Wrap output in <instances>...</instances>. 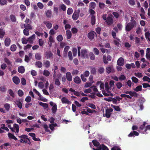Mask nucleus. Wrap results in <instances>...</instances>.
Here are the masks:
<instances>
[{"instance_id": "obj_1", "label": "nucleus", "mask_w": 150, "mask_h": 150, "mask_svg": "<svg viewBox=\"0 0 150 150\" xmlns=\"http://www.w3.org/2000/svg\"><path fill=\"white\" fill-rule=\"evenodd\" d=\"M137 23L134 20V18L131 17L130 22L127 23L125 26V30L126 31H129L136 25Z\"/></svg>"}, {"instance_id": "obj_2", "label": "nucleus", "mask_w": 150, "mask_h": 150, "mask_svg": "<svg viewBox=\"0 0 150 150\" xmlns=\"http://www.w3.org/2000/svg\"><path fill=\"white\" fill-rule=\"evenodd\" d=\"M113 109L112 108H108L105 110V114H103V116L104 117H106L107 118H109L111 115V112L113 111Z\"/></svg>"}, {"instance_id": "obj_3", "label": "nucleus", "mask_w": 150, "mask_h": 150, "mask_svg": "<svg viewBox=\"0 0 150 150\" xmlns=\"http://www.w3.org/2000/svg\"><path fill=\"white\" fill-rule=\"evenodd\" d=\"M19 138H21L20 142L21 143L28 142L27 141H28L29 139L28 138V137L26 135L24 134L18 136Z\"/></svg>"}, {"instance_id": "obj_4", "label": "nucleus", "mask_w": 150, "mask_h": 150, "mask_svg": "<svg viewBox=\"0 0 150 150\" xmlns=\"http://www.w3.org/2000/svg\"><path fill=\"white\" fill-rule=\"evenodd\" d=\"M105 23L108 25H113L114 21L112 16H108L107 17V19L105 21Z\"/></svg>"}, {"instance_id": "obj_5", "label": "nucleus", "mask_w": 150, "mask_h": 150, "mask_svg": "<svg viewBox=\"0 0 150 150\" xmlns=\"http://www.w3.org/2000/svg\"><path fill=\"white\" fill-rule=\"evenodd\" d=\"M93 150H109L108 147L104 144H102L100 145L98 147L96 148H93Z\"/></svg>"}, {"instance_id": "obj_6", "label": "nucleus", "mask_w": 150, "mask_h": 150, "mask_svg": "<svg viewBox=\"0 0 150 150\" xmlns=\"http://www.w3.org/2000/svg\"><path fill=\"white\" fill-rule=\"evenodd\" d=\"M80 54L81 57L83 58H88V57L87 51L85 49L81 50Z\"/></svg>"}, {"instance_id": "obj_7", "label": "nucleus", "mask_w": 150, "mask_h": 150, "mask_svg": "<svg viewBox=\"0 0 150 150\" xmlns=\"http://www.w3.org/2000/svg\"><path fill=\"white\" fill-rule=\"evenodd\" d=\"M97 34L96 32L93 31H91L88 34V37L90 40H92L94 39V36Z\"/></svg>"}, {"instance_id": "obj_8", "label": "nucleus", "mask_w": 150, "mask_h": 150, "mask_svg": "<svg viewBox=\"0 0 150 150\" xmlns=\"http://www.w3.org/2000/svg\"><path fill=\"white\" fill-rule=\"evenodd\" d=\"M53 55V54L50 51H47L45 52V57L47 59H51Z\"/></svg>"}, {"instance_id": "obj_9", "label": "nucleus", "mask_w": 150, "mask_h": 150, "mask_svg": "<svg viewBox=\"0 0 150 150\" xmlns=\"http://www.w3.org/2000/svg\"><path fill=\"white\" fill-rule=\"evenodd\" d=\"M124 64V61L122 57H120L118 59L117 62V65L122 66Z\"/></svg>"}, {"instance_id": "obj_10", "label": "nucleus", "mask_w": 150, "mask_h": 150, "mask_svg": "<svg viewBox=\"0 0 150 150\" xmlns=\"http://www.w3.org/2000/svg\"><path fill=\"white\" fill-rule=\"evenodd\" d=\"M112 57L110 55H108L107 57V59H106V56L105 55L103 56V61L105 64H107L108 62L107 61H110L111 60Z\"/></svg>"}, {"instance_id": "obj_11", "label": "nucleus", "mask_w": 150, "mask_h": 150, "mask_svg": "<svg viewBox=\"0 0 150 150\" xmlns=\"http://www.w3.org/2000/svg\"><path fill=\"white\" fill-rule=\"evenodd\" d=\"M61 101L63 104L65 103L69 105L71 103V102L69 101L66 97H63L62 98Z\"/></svg>"}, {"instance_id": "obj_12", "label": "nucleus", "mask_w": 150, "mask_h": 150, "mask_svg": "<svg viewBox=\"0 0 150 150\" xmlns=\"http://www.w3.org/2000/svg\"><path fill=\"white\" fill-rule=\"evenodd\" d=\"M15 104L17 105L18 107L20 109H21L22 108V104L21 101V100L18 99L17 100L15 101Z\"/></svg>"}, {"instance_id": "obj_13", "label": "nucleus", "mask_w": 150, "mask_h": 150, "mask_svg": "<svg viewBox=\"0 0 150 150\" xmlns=\"http://www.w3.org/2000/svg\"><path fill=\"white\" fill-rule=\"evenodd\" d=\"M4 62L6 63L8 65V67L11 68V67L12 66V62L7 58L5 57L4 59Z\"/></svg>"}, {"instance_id": "obj_14", "label": "nucleus", "mask_w": 150, "mask_h": 150, "mask_svg": "<svg viewBox=\"0 0 150 150\" xmlns=\"http://www.w3.org/2000/svg\"><path fill=\"white\" fill-rule=\"evenodd\" d=\"M139 134V133L136 131H133L131 132L130 133L128 134V136L129 137H134V136H138Z\"/></svg>"}, {"instance_id": "obj_15", "label": "nucleus", "mask_w": 150, "mask_h": 150, "mask_svg": "<svg viewBox=\"0 0 150 150\" xmlns=\"http://www.w3.org/2000/svg\"><path fill=\"white\" fill-rule=\"evenodd\" d=\"M35 35L33 34L28 38L29 43L30 44H33V40L35 39Z\"/></svg>"}, {"instance_id": "obj_16", "label": "nucleus", "mask_w": 150, "mask_h": 150, "mask_svg": "<svg viewBox=\"0 0 150 150\" xmlns=\"http://www.w3.org/2000/svg\"><path fill=\"white\" fill-rule=\"evenodd\" d=\"M66 79L68 81H71L72 80V76L70 72H67L66 73Z\"/></svg>"}, {"instance_id": "obj_17", "label": "nucleus", "mask_w": 150, "mask_h": 150, "mask_svg": "<svg viewBox=\"0 0 150 150\" xmlns=\"http://www.w3.org/2000/svg\"><path fill=\"white\" fill-rule=\"evenodd\" d=\"M11 42V40L9 38H6L4 41V43L6 47H8L9 46Z\"/></svg>"}, {"instance_id": "obj_18", "label": "nucleus", "mask_w": 150, "mask_h": 150, "mask_svg": "<svg viewBox=\"0 0 150 150\" xmlns=\"http://www.w3.org/2000/svg\"><path fill=\"white\" fill-rule=\"evenodd\" d=\"M13 81L16 84H18L20 82V80L19 78L17 76H14L13 78Z\"/></svg>"}, {"instance_id": "obj_19", "label": "nucleus", "mask_w": 150, "mask_h": 150, "mask_svg": "<svg viewBox=\"0 0 150 150\" xmlns=\"http://www.w3.org/2000/svg\"><path fill=\"white\" fill-rule=\"evenodd\" d=\"M13 129L14 130H16V135H17L19 132V128L18 125L16 124H14L13 126Z\"/></svg>"}, {"instance_id": "obj_20", "label": "nucleus", "mask_w": 150, "mask_h": 150, "mask_svg": "<svg viewBox=\"0 0 150 150\" xmlns=\"http://www.w3.org/2000/svg\"><path fill=\"white\" fill-rule=\"evenodd\" d=\"M18 70L19 73L21 74H23L24 72L25 69L24 67L21 66L18 67Z\"/></svg>"}, {"instance_id": "obj_21", "label": "nucleus", "mask_w": 150, "mask_h": 150, "mask_svg": "<svg viewBox=\"0 0 150 150\" xmlns=\"http://www.w3.org/2000/svg\"><path fill=\"white\" fill-rule=\"evenodd\" d=\"M74 82L76 84L80 83L81 80L80 77L78 76H76L74 79Z\"/></svg>"}, {"instance_id": "obj_22", "label": "nucleus", "mask_w": 150, "mask_h": 150, "mask_svg": "<svg viewBox=\"0 0 150 150\" xmlns=\"http://www.w3.org/2000/svg\"><path fill=\"white\" fill-rule=\"evenodd\" d=\"M45 13L47 17H51L52 14V12L50 10H47L46 11H45Z\"/></svg>"}, {"instance_id": "obj_23", "label": "nucleus", "mask_w": 150, "mask_h": 150, "mask_svg": "<svg viewBox=\"0 0 150 150\" xmlns=\"http://www.w3.org/2000/svg\"><path fill=\"white\" fill-rule=\"evenodd\" d=\"M8 135L10 139H13L15 140H17V138L14 135L11 133H8Z\"/></svg>"}, {"instance_id": "obj_24", "label": "nucleus", "mask_w": 150, "mask_h": 150, "mask_svg": "<svg viewBox=\"0 0 150 150\" xmlns=\"http://www.w3.org/2000/svg\"><path fill=\"white\" fill-rule=\"evenodd\" d=\"M10 18L11 21L13 23H15L16 21V18L15 15L11 14L10 16Z\"/></svg>"}, {"instance_id": "obj_25", "label": "nucleus", "mask_w": 150, "mask_h": 150, "mask_svg": "<svg viewBox=\"0 0 150 150\" xmlns=\"http://www.w3.org/2000/svg\"><path fill=\"white\" fill-rule=\"evenodd\" d=\"M24 27L25 28H27L28 30H31L33 28L32 26L28 23L24 24Z\"/></svg>"}, {"instance_id": "obj_26", "label": "nucleus", "mask_w": 150, "mask_h": 150, "mask_svg": "<svg viewBox=\"0 0 150 150\" xmlns=\"http://www.w3.org/2000/svg\"><path fill=\"white\" fill-rule=\"evenodd\" d=\"M92 142L94 145L96 147H99L100 145V143L96 140H93Z\"/></svg>"}, {"instance_id": "obj_27", "label": "nucleus", "mask_w": 150, "mask_h": 150, "mask_svg": "<svg viewBox=\"0 0 150 150\" xmlns=\"http://www.w3.org/2000/svg\"><path fill=\"white\" fill-rule=\"evenodd\" d=\"M91 23L92 25H94L95 24L96 18L95 16L92 15L91 18Z\"/></svg>"}, {"instance_id": "obj_28", "label": "nucleus", "mask_w": 150, "mask_h": 150, "mask_svg": "<svg viewBox=\"0 0 150 150\" xmlns=\"http://www.w3.org/2000/svg\"><path fill=\"white\" fill-rule=\"evenodd\" d=\"M5 34V31L3 29H0V38H3Z\"/></svg>"}, {"instance_id": "obj_29", "label": "nucleus", "mask_w": 150, "mask_h": 150, "mask_svg": "<svg viewBox=\"0 0 150 150\" xmlns=\"http://www.w3.org/2000/svg\"><path fill=\"white\" fill-rule=\"evenodd\" d=\"M57 110V105L56 104H54L52 106V113L53 114L55 113Z\"/></svg>"}, {"instance_id": "obj_30", "label": "nucleus", "mask_w": 150, "mask_h": 150, "mask_svg": "<svg viewBox=\"0 0 150 150\" xmlns=\"http://www.w3.org/2000/svg\"><path fill=\"white\" fill-rule=\"evenodd\" d=\"M66 34L67 38L70 39L71 36V33L70 30H67L66 31Z\"/></svg>"}, {"instance_id": "obj_31", "label": "nucleus", "mask_w": 150, "mask_h": 150, "mask_svg": "<svg viewBox=\"0 0 150 150\" xmlns=\"http://www.w3.org/2000/svg\"><path fill=\"white\" fill-rule=\"evenodd\" d=\"M79 14L77 13L74 12L72 15V18L74 20H76L78 19Z\"/></svg>"}, {"instance_id": "obj_32", "label": "nucleus", "mask_w": 150, "mask_h": 150, "mask_svg": "<svg viewBox=\"0 0 150 150\" xmlns=\"http://www.w3.org/2000/svg\"><path fill=\"white\" fill-rule=\"evenodd\" d=\"M129 94L131 97L134 96L135 97H137L138 96V94L137 93L135 92H132L131 91H129Z\"/></svg>"}, {"instance_id": "obj_33", "label": "nucleus", "mask_w": 150, "mask_h": 150, "mask_svg": "<svg viewBox=\"0 0 150 150\" xmlns=\"http://www.w3.org/2000/svg\"><path fill=\"white\" fill-rule=\"evenodd\" d=\"M41 55L39 53H36L35 55V59L38 60H40L41 58Z\"/></svg>"}, {"instance_id": "obj_34", "label": "nucleus", "mask_w": 150, "mask_h": 150, "mask_svg": "<svg viewBox=\"0 0 150 150\" xmlns=\"http://www.w3.org/2000/svg\"><path fill=\"white\" fill-rule=\"evenodd\" d=\"M35 65L39 68H41L42 66V62L40 61L36 62Z\"/></svg>"}, {"instance_id": "obj_35", "label": "nucleus", "mask_w": 150, "mask_h": 150, "mask_svg": "<svg viewBox=\"0 0 150 150\" xmlns=\"http://www.w3.org/2000/svg\"><path fill=\"white\" fill-rule=\"evenodd\" d=\"M44 64L45 67L48 68L50 66V63L49 61L46 60L45 62H44Z\"/></svg>"}, {"instance_id": "obj_36", "label": "nucleus", "mask_w": 150, "mask_h": 150, "mask_svg": "<svg viewBox=\"0 0 150 150\" xmlns=\"http://www.w3.org/2000/svg\"><path fill=\"white\" fill-rule=\"evenodd\" d=\"M146 124V122H143V125H141L139 127L140 130H144H144L146 128L145 125Z\"/></svg>"}, {"instance_id": "obj_37", "label": "nucleus", "mask_w": 150, "mask_h": 150, "mask_svg": "<svg viewBox=\"0 0 150 150\" xmlns=\"http://www.w3.org/2000/svg\"><path fill=\"white\" fill-rule=\"evenodd\" d=\"M111 106L114 108L115 110L117 111H120L121 109L118 106H115L113 105H111Z\"/></svg>"}, {"instance_id": "obj_38", "label": "nucleus", "mask_w": 150, "mask_h": 150, "mask_svg": "<svg viewBox=\"0 0 150 150\" xmlns=\"http://www.w3.org/2000/svg\"><path fill=\"white\" fill-rule=\"evenodd\" d=\"M39 105L42 106L45 109L47 108L48 106V105L46 103H44L42 102L39 103Z\"/></svg>"}, {"instance_id": "obj_39", "label": "nucleus", "mask_w": 150, "mask_h": 150, "mask_svg": "<svg viewBox=\"0 0 150 150\" xmlns=\"http://www.w3.org/2000/svg\"><path fill=\"white\" fill-rule=\"evenodd\" d=\"M6 89L5 86H1L0 87V91L2 92H6Z\"/></svg>"}, {"instance_id": "obj_40", "label": "nucleus", "mask_w": 150, "mask_h": 150, "mask_svg": "<svg viewBox=\"0 0 150 150\" xmlns=\"http://www.w3.org/2000/svg\"><path fill=\"white\" fill-rule=\"evenodd\" d=\"M4 108L7 111H8L10 108V104L6 103L4 105Z\"/></svg>"}, {"instance_id": "obj_41", "label": "nucleus", "mask_w": 150, "mask_h": 150, "mask_svg": "<svg viewBox=\"0 0 150 150\" xmlns=\"http://www.w3.org/2000/svg\"><path fill=\"white\" fill-rule=\"evenodd\" d=\"M23 33L24 35L28 36L29 35V31L27 28H25L23 30Z\"/></svg>"}, {"instance_id": "obj_42", "label": "nucleus", "mask_w": 150, "mask_h": 150, "mask_svg": "<svg viewBox=\"0 0 150 150\" xmlns=\"http://www.w3.org/2000/svg\"><path fill=\"white\" fill-rule=\"evenodd\" d=\"M16 46L15 44H13L11 46L10 50L11 51L14 52L15 51L16 49Z\"/></svg>"}, {"instance_id": "obj_43", "label": "nucleus", "mask_w": 150, "mask_h": 150, "mask_svg": "<svg viewBox=\"0 0 150 150\" xmlns=\"http://www.w3.org/2000/svg\"><path fill=\"white\" fill-rule=\"evenodd\" d=\"M1 129L6 130L8 132L9 130L8 128L6 127H5V125L4 124H2L1 125Z\"/></svg>"}, {"instance_id": "obj_44", "label": "nucleus", "mask_w": 150, "mask_h": 150, "mask_svg": "<svg viewBox=\"0 0 150 150\" xmlns=\"http://www.w3.org/2000/svg\"><path fill=\"white\" fill-rule=\"evenodd\" d=\"M111 150H122L120 146L117 145H114L111 149Z\"/></svg>"}, {"instance_id": "obj_45", "label": "nucleus", "mask_w": 150, "mask_h": 150, "mask_svg": "<svg viewBox=\"0 0 150 150\" xmlns=\"http://www.w3.org/2000/svg\"><path fill=\"white\" fill-rule=\"evenodd\" d=\"M89 56L90 59L91 60H93L95 59V56L93 53L91 52L89 53Z\"/></svg>"}, {"instance_id": "obj_46", "label": "nucleus", "mask_w": 150, "mask_h": 150, "mask_svg": "<svg viewBox=\"0 0 150 150\" xmlns=\"http://www.w3.org/2000/svg\"><path fill=\"white\" fill-rule=\"evenodd\" d=\"M142 87L141 85L138 86L134 89V90L136 92L141 91L142 90Z\"/></svg>"}, {"instance_id": "obj_47", "label": "nucleus", "mask_w": 150, "mask_h": 150, "mask_svg": "<svg viewBox=\"0 0 150 150\" xmlns=\"http://www.w3.org/2000/svg\"><path fill=\"white\" fill-rule=\"evenodd\" d=\"M57 39L58 42H62L63 39V37L62 35H59L57 37Z\"/></svg>"}, {"instance_id": "obj_48", "label": "nucleus", "mask_w": 150, "mask_h": 150, "mask_svg": "<svg viewBox=\"0 0 150 150\" xmlns=\"http://www.w3.org/2000/svg\"><path fill=\"white\" fill-rule=\"evenodd\" d=\"M7 0H0V5L1 6L7 5Z\"/></svg>"}, {"instance_id": "obj_49", "label": "nucleus", "mask_w": 150, "mask_h": 150, "mask_svg": "<svg viewBox=\"0 0 150 150\" xmlns=\"http://www.w3.org/2000/svg\"><path fill=\"white\" fill-rule=\"evenodd\" d=\"M43 74L45 76L47 77L50 75V73L48 71L45 69L43 71Z\"/></svg>"}, {"instance_id": "obj_50", "label": "nucleus", "mask_w": 150, "mask_h": 150, "mask_svg": "<svg viewBox=\"0 0 150 150\" xmlns=\"http://www.w3.org/2000/svg\"><path fill=\"white\" fill-rule=\"evenodd\" d=\"M131 79L133 82H134L136 83H137L139 81V79L134 76H132V77Z\"/></svg>"}, {"instance_id": "obj_51", "label": "nucleus", "mask_w": 150, "mask_h": 150, "mask_svg": "<svg viewBox=\"0 0 150 150\" xmlns=\"http://www.w3.org/2000/svg\"><path fill=\"white\" fill-rule=\"evenodd\" d=\"M54 84L55 85H56L57 86H59L61 84V83L58 79L57 78L55 79L54 81Z\"/></svg>"}, {"instance_id": "obj_52", "label": "nucleus", "mask_w": 150, "mask_h": 150, "mask_svg": "<svg viewBox=\"0 0 150 150\" xmlns=\"http://www.w3.org/2000/svg\"><path fill=\"white\" fill-rule=\"evenodd\" d=\"M8 92L10 95L13 98H14V94L13 91L11 89H10L8 90Z\"/></svg>"}, {"instance_id": "obj_53", "label": "nucleus", "mask_w": 150, "mask_h": 150, "mask_svg": "<svg viewBox=\"0 0 150 150\" xmlns=\"http://www.w3.org/2000/svg\"><path fill=\"white\" fill-rule=\"evenodd\" d=\"M119 79L120 81L125 80L126 79V77L124 74H121L119 77Z\"/></svg>"}, {"instance_id": "obj_54", "label": "nucleus", "mask_w": 150, "mask_h": 150, "mask_svg": "<svg viewBox=\"0 0 150 150\" xmlns=\"http://www.w3.org/2000/svg\"><path fill=\"white\" fill-rule=\"evenodd\" d=\"M68 56L69 60L70 61H72L73 59V57L72 52L71 51H69L68 52Z\"/></svg>"}, {"instance_id": "obj_55", "label": "nucleus", "mask_w": 150, "mask_h": 150, "mask_svg": "<svg viewBox=\"0 0 150 150\" xmlns=\"http://www.w3.org/2000/svg\"><path fill=\"white\" fill-rule=\"evenodd\" d=\"M143 79L144 81H147L149 83L150 82V78L147 76H144Z\"/></svg>"}, {"instance_id": "obj_56", "label": "nucleus", "mask_w": 150, "mask_h": 150, "mask_svg": "<svg viewBox=\"0 0 150 150\" xmlns=\"http://www.w3.org/2000/svg\"><path fill=\"white\" fill-rule=\"evenodd\" d=\"M93 51L96 55H98L99 54V51L96 48H93Z\"/></svg>"}, {"instance_id": "obj_57", "label": "nucleus", "mask_w": 150, "mask_h": 150, "mask_svg": "<svg viewBox=\"0 0 150 150\" xmlns=\"http://www.w3.org/2000/svg\"><path fill=\"white\" fill-rule=\"evenodd\" d=\"M21 41L22 42V43L23 44H27L28 42V39H27L26 38H23L22 39Z\"/></svg>"}, {"instance_id": "obj_58", "label": "nucleus", "mask_w": 150, "mask_h": 150, "mask_svg": "<svg viewBox=\"0 0 150 150\" xmlns=\"http://www.w3.org/2000/svg\"><path fill=\"white\" fill-rule=\"evenodd\" d=\"M73 55L74 56H76L77 54V50L76 48H73L72 50Z\"/></svg>"}, {"instance_id": "obj_59", "label": "nucleus", "mask_w": 150, "mask_h": 150, "mask_svg": "<svg viewBox=\"0 0 150 150\" xmlns=\"http://www.w3.org/2000/svg\"><path fill=\"white\" fill-rule=\"evenodd\" d=\"M18 95L20 97H22L24 94L23 92V91L20 89H19L18 92Z\"/></svg>"}, {"instance_id": "obj_60", "label": "nucleus", "mask_w": 150, "mask_h": 150, "mask_svg": "<svg viewBox=\"0 0 150 150\" xmlns=\"http://www.w3.org/2000/svg\"><path fill=\"white\" fill-rule=\"evenodd\" d=\"M73 13V10L71 8H69L67 10V14L70 15L71 14Z\"/></svg>"}, {"instance_id": "obj_61", "label": "nucleus", "mask_w": 150, "mask_h": 150, "mask_svg": "<svg viewBox=\"0 0 150 150\" xmlns=\"http://www.w3.org/2000/svg\"><path fill=\"white\" fill-rule=\"evenodd\" d=\"M116 85L117 88L119 89H120L122 86V83L120 82H117Z\"/></svg>"}, {"instance_id": "obj_62", "label": "nucleus", "mask_w": 150, "mask_h": 150, "mask_svg": "<svg viewBox=\"0 0 150 150\" xmlns=\"http://www.w3.org/2000/svg\"><path fill=\"white\" fill-rule=\"evenodd\" d=\"M111 68L110 67H108L106 68V71L107 73L110 74L111 71Z\"/></svg>"}, {"instance_id": "obj_63", "label": "nucleus", "mask_w": 150, "mask_h": 150, "mask_svg": "<svg viewBox=\"0 0 150 150\" xmlns=\"http://www.w3.org/2000/svg\"><path fill=\"white\" fill-rule=\"evenodd\" d=\"M98 71L100 74H102L104 71V69L102 67H100L98 69Z\"/></svg>"}, {"instance_id": "obj_64", "label": "nucleus", "mask_w": 150, "mask_h": 150, "mask_svg": "<svg viewBox=\"0 0 150 150\" xmlns=\"http://www.w3.org/2000/svg\"><path fill=\"white\" fill-rule=\"evenodd\" d=\"M21 83L22 85H25L26 83V82L25 79L24 78H22L21 79Z\"/></svg>"}]
</instances>
